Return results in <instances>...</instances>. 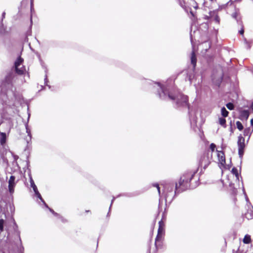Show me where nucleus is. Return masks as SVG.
<instances>
[{
  "label": "nucleus",
  "instance_id": "obj_12",
  "mask_svg": "<svg viewBox=\"0 0 253 253\" xmlns=\"http://www.w3.org/2000/svg\"><path fill=\"white\" fill-rule=\"evenodd\" d=\"M191 63L193 66L195 67L196 64V58L194 51L192 53V56L191 58Z\"/></svg>",
  "mask_w": 253,
  "mask_h": 253
},
{
  "label": "nucleus",
  "instance_id": "obj_6",
  "mask_svg": "<svg viewBox=\"0 0 253 253\" xmlns=\"http://www.w3.org/2000/svg\"><path fill=\"white\" fill-rule=\"evenodd\" d=\"M238 153L240 157H242L245 147V138L240 135L238 139Z\"/></svg>",
  "mask_w": 253,
  "mask_h": 253
},
{
  "label": "nucleus",
  "instance_id": "obj_7",
  "mask_svg": "<svg viewBox=\"0 0 253 253\" xmlns=\"http://www.w3.org/2000/svg\"><path fill=\"white\" fill-rule=\"evenodd\" d=\"M164 225L162 222V221H161L159 222V228L158 229V235L157 236V237L156 238V244L157 242H158L159 240H161V239L163 238L164 234Z\"/></svg>",
  "mask_w": 253,
  "mask_h": 253
},
{
  "label": "nucleus",
  "instance_id": "obj_15",
  "mask_svg": "<svg viewBox=\"0 0 253 253\" xmlns=\"http://www.w3.org/2000/svg\"><path fill=\"white\" fill-rule=\"evenodd\" d=\"M221 112L222 115L224 117H227L228 115V112L226 110V109L224 107H223L221 108Z\"/></svg>",
  "mask_w": 253,
  "mask_h": 253
},
{
  "label": "nucleus",
  "instance_id": "obj_23",
  "mask_svg": "<svg viewBox=\"0 0 253 253\" xmlns=\"http://www.w3.org/2000/svg\"><path fill=\"white\" fill-rule=\"evenodd\" d=\"M168 97L169 99H172V100H173L175 99V98L173 96H172L170 94H169Z\"/></svg>",
  "mask_w": 253,
  "mask_h": 253
},
{
  "label": "nucleus",
  "instance_id": "obj_10",
  "mask_svg": "<svg viewBox=\"0 0 253 253\" xmlns=\"http://www.w3.org/2000/svg\"><path fill=\"white\" fill-rule=\"evenodd\" d=\"M177 103L180 105H186L187 104L188 99L186 96L179 94L177 96Z\"/></svg>",
  "mask_w": 253,
  "mask_h": 253
},
{
  "label": "nucleus",
  "instance_id": "obj_4",
  "mask_svg": "<svg viewBox=\"0 0 253 253\" xmlns=\"http://www.w3.org/2000/svg\"><path fill=\"white\" fill-rule=\"evenodd\" d=\"M23 59L18 57L14 63L15 71L18 74H23L26 71V68L23 65Z\"/></svg>",
  "mask_w": 253,
  "mask_h": 253
},
{
  "label": "nucleus",
  "instance_id": "obj_27",
  "mask_svg": "<svg viewBox=\"0 0 253 253\" xmlns=\"http://www.w3.org/2000/svg\"><path fill=\"white\" fill-rule=\"evenodd\" d=\"M50 211L51 212H53V211L52 210L50 209Z\"/></svg>",
  "mask_w": 253,
  "mask_h": 253
},
{
  "label": "nucleus",
  "instance_id": "obj_21",
  "mask_svg": "<svg viewBox=\"0 0 253 253\" xmlns=\"http://www.w3.org/2000/svg\"><path fill=\"white\" fill-rule=\"evenodd\" d=\"M210 148L211 152H213L216 148V145L214 143H211L210 145Z\"/></svg>",
  "mask_w": 253,
  "mask_h": 253
},
{
  "label": "nucleus",
  "instance_id": "obj_17",
  "mask_svg": "<svg viewBox=\"0 0 253 253\" xmlns=\"http://www.w3.org/2000/svg\"><path fill=\"white\" fill-rule=\"evenodd\" d=\"M4 222L5 221L3 219H0V233L3 231V225Z\"/></svg>",
  "mask_w": 253,
  "mask_h": 253
},
{
  "label": "nucleus",
  "instance_id": "obj_9",
  "mask_svg": "<svg viewBox=\"0 0 253 253\" xmlns=\"http://www.w3.org/2000/svg\"><path fill=\"white\" fill-rule=\"evenodd\" d=\"M30 182L31 186L33 188V190L35 192V195L37 196L38 198H39L45 204L44 202L43 201V200L42 198V196H41L40 193L39 192L37 187L36 185L35 184L34 181L31 177H30Z\"/></svg>",
  "mask_w": 253,
  "mask_h": 253
},
{
  "label": "nucleus",
  "instance_id": "obj_8",
  "mask_svg": "<svg viewBox=\"0 0 253 253\" xmlns=\"http://www.w3.org/2000/svg\"><path fill=\"white\" fill-rule=\"evenodd\" d=\"M15 185V177L12 175L10 177L8 181V189L10 193H12L14 192Z\"/></svg>",
  "mask_w": 253,
  "mask_h": 253
},
{
  "label": "nucleus",
  "instance_id": "obj_14",
  "mask_svg": "<svg viewBox=\"0 0 253 253\" xmlns=\"http://www.w3.org/2000/svg\"><path fill=\"white\" fill-rule=\"evenodd\" d=\"M251 239L250 236L248 235H245L243 239V242L245 244H249L251 242Z\"/></svg>",
  "mask_w": 253,
  "mask_h": 253
},
{
  "label": "nucleus",
  "instance_id": "obj_28",
  "mask_svg": "<svg viewBox=\"0 0 253 253\" xmlns=\"http://www.w3.org/2000/svg\"><path fill=\"white\" fill-rule=\"evenodd\" d=\"M246 200L248 201V198L247 197H246Z\"/></svg>",
  "mask_w": 253,
  "mask_h": 253
},
{
  "label": "nucleus",
  "instance_id": "obj_25",
  "mask_svg": "<svg viewBox=\"0 0 253 253\" xmlns=\"http://www.w3.org/2000/svg\"><path fill=\"white\" fill-rule=\"evenodd\" d=\"M251 124L253 125V119L251 120Z\"/></svg>",
  "mask_w": 253,
  "mask_h": 253
},
{
  "label": "nucleus",
  "instance_id": "obj_22",
  "mask_svg": "<svg viewBox=\"0 0 253 253\" xmlns=\"http://www.w3.org/2000/svg\"><path fill=\"white\" fill-rule=\"evenodd\" d=\"M155 186L157 187V188L158 189V191L159 193L160 194V187L159 186V185L158 184H156L155 185Z\"/></svg>",
  "mask_w": 253,
  "mask_h": 253
},
{
  "label": "nucleus",
  "instance_id": "obj_24",
  "mask_svg": "<svg viewBox=\"0 0 253 253\" xmlns=\"http://www.w3.org/2000/svg\"><path fill=\"white\" fill-rule=\"evenodd\" d=\"M243 32H244V31H243V30H242L240 31V34H243Z\"/></svg>",
  "mask_w": 253,
  "mask_h": 253
},
{
  "label": "nucleus",
  "instance_id": "obj_11",
  "mask_svg": "<svg viewBox=\"0 0 253 253\" xmlns=\"http://www.w3.org/2000/svg\"><path fill=\"white\" fill-rule=\"evenodd\" d=\"M249 116L248 110H242L240 111V119L247 120Z\"/></svg>",
  "mask_w": 253,
  "mask_h": 253
},
{
  "label": "nucleus",
  "instance_id": "obj_1",
  "mask_svg": "<svg viewBox=\"0 0 253 253\" xmlns=\"http://www.w3.org/2000/svg\"><path fill=\"white\" fill-rule=\"evenodd\" d=\"M211 158L212 154L210 152L208 151L204 153L200 159L199 164L200 166L204 169H206L211 163Z\"/></svg>",
  "mask_w": 253,
  "mask_h": 253
},
{
  "label": "nucleus",
  "instance_id": "obj_16",
  "mask_svg": "<svg viewBox=\"0 0 253 253\" xmlns=\"http://www.w3.org/2000/svg\"><path fill=\"white\" fill-rule=\"evenodd\" d=\"M219 123L220 125L225 126V124H226V120L225 119L222 118H219Z\"/></svg>",
  "mask_w": 253,
  "mask_h": 253
},
{
  "label": "nucleus",
  "instance_id": "obj_18",
  "mask_svg": "<svg viewBox=\"0 0 253 253\" xmlns=\"http://www.w3.org/2000/svg\"><path fill=\"white\" fill-rule=\"evenodd\" d=\"M158 85L160 86V88H161V89L162 90V93H163V94H160V96L162 98H165V96L166 94V91L164 90V88L162 87V86H161L160 84H158Z\"/></svg>",
  "mask_w": 253,
  "mask_h": 253
},
{
  "label": "nucleus",
  "instance_id": "obj_2",
  "mask_svg": "<svg viewBox=\"0 0 253 253\" xmlns=\"http://www.w3.org/2000/svg\"><path fill=\"white\" fill-rule=\"evenodd\" d=\"M192 178L190 174H186L181 177L178 185L176 184L175 188L176 190L180 187H182V190H184L188 187V183L190 182Z\"/></svg>",
  "mask_w": 253,
  "mask_h": 253
},
{
  "label": "nucleus",
  "instance_id": "obj_3",
  "mask_svg": "<svg viewBox=\"0 0 253 253\" xmlns=\"http://www.w3.org/2000/svg\"><path fill=\"white\" fill-rule=\"evenodd\" d=\"M232 174L230 175H227V177L222 180L223 184L224 185H229L230 187L232 186V183L230 181V179L235 178L236 181H239V176L238 170L235 168H233L232 169Z\"/></svg>",
  "mask_w": 253,
  "mask_h": 253
},
{
  "label": "nucleus",
  "instance_id": "obj_5",
  "mask_svg": "<svg viewBox=\"0 0 253 253\" xmlns=\"http://www.w3.org/2000/svg\"><path fill=\"white\" fill-rule=\"evenodd\" d=\"M217 156L220 169H229L228 166L225 165L224 154L222 151H217Z\"/></svg>",
  "mask_w": 253,
  "mask_h": 253
},
{
  "label": "nucleus",
  "instance_id": "obj_26",
  "mask_svg": "<svg viewBox=\"0 0 253 253\" xmlns=\"http://www.w3.org/2000/svg\"><path fill=\"white\" fill-rule=\"evenodd\" d=\"M26 129H27V132L28 133H29V132H28V129L27 128V127H26Z\"/></svg>",
  "mask_w": 253,
  "mask_h": 253
},
{
  "label": "nucleus",
  "instance_id": "obj_19",
  "mask_svg": "<svg viewBox=\"0 0 253 253\" xmlns=\"http://www.w3.org/2000/svg\"><path fill=\"white\" fill-rule=\"evenodd\" d=\"M236 126H237V127L238 128V129H239L240 130H242L243 129V126L240 122H239V121L237 122Z\"/></svg>",
  "mask_w": 253,
  "mask_h": 253
},
{
  "label": "nucleus",
  "instance_id": "obj_13",
  "mask_svg": "<svg viewBox=\"0 0 253 253\" xmlns=\"http://www.w3.org/2000/svg\"><path fill=\"white\" fill-rule=\"evenodd\" d=\"M252 133V131H251L250 128H246L244 131V135L245 136H249V138H250Z\"/></svg>",
  "mask_w": 253,
  "mask_h": 253
},
{
  "label": "nucleus",
  "instance_id": "obj_20",
  "mask_svg": "<svg viewBox=\"0 0 253 253\" xmlns=\"http://www.w3.org/2000/svg\"><path fill=\"white\" fill-rule=\"evenodd\" d=\"M226 107L228 109L230 110H233L234 109V105L231 103H227L226 104Z\"/></svg>",
  "mask_w": 253,
  "mask_h": 253
}]
</instances>
